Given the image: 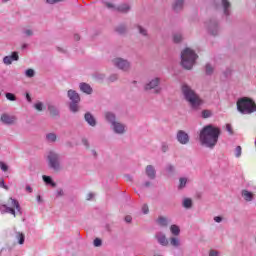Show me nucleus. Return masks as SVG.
<instances>
[{
  "label": "nucleus",
  "instance_id": "nucleus-1",
  "mask_svg": "<svg viewBox=\"0 0 256 256\" xmlns=\"http://www.w3.org/2000/svg\"><path fill=\"white\" fill-rule=\"evenodd\" d=\"M221 135V129L215 127L213 124L204 126L199 134V140L201 145L208 149H214L219 142V136Z\"/></svg>",
  "mask_w": 256,
  "mask_h": 256
},
{
  "label": "nucleus",
  "instance_id": "nucleus-2",
  "mask_svg": "<svg viewBox=\"0 0 256 256\" xmlns=\"http://www.w3.org/2000/svg\"><path fill=\"white\" fill-rule=\"evenodd\" d=\"M181 92L185 101L189 103L193 111H197V109L203 105V99H201V96H199V94H197V92H195L191 86L183 84L181 87Z\"/></svg>",
  "mask_w": 256,
  "mask_h": 256
},
{
  "label": "nucleus",
  "instance_id": "nucleus-3",
  "mask_svg": "<svg viewBox=\"0 0 256 256\" xmlns=\"http://www.w3.org/2000/svg\"><path fill=\"white\" fill-rule=\"evenodd\" d=\"M197 53L191 50V48H185L181 52V65L184 69L191 71L193 69V65H195V61H197Z\"/></svg>",
  "mask_w": 256,
  "mask_h": 256
},
{
  "label": "nucleus",
  "instance_id": "nucleus-4",
  "mask_svg": "<svg viewBox=\"0 0 256 256\" xmlns=\"http://www.w3.org/2000/svg\"><path fill=\"white\" fill-rule=\"evenodd\" d=\"M237 110L239 113H242V115H251V113H255L256 111L255 101L248 97L240 98L237 101Z\"/></svg>",
  "mask_w": 256,
  "mask_h": 256
},
{
  "label": "nucleus",
  "instance_id": "nucleus-5",
  "mask_svg": "<svg viewBox=\"0 0 256 256\" xmlns=\"http://www.w3.org/2000/svg\"><path fill=\"white\" fill-rule=\"evenodd\" d=\"M47 161L48 167L49 169H52V171L59 173V171L63 169L61 166V155L59 153L55 151L48 152Z\"/></svg>",
  "mask_w": 256,
  "mask_h": 256
},
{
  "label": "nucleus",
  "instance_id": "nucleus-6",
  "mask_svg": "<svg viewBox=\"0 0 256 256\" xmlns=\"http://www.w3.org/2000/svg\"><path fill=\"white\" fill-rule=\"evenodd\" d=\"M67 95L71 101L69 104V110L71 111V113H79L81 109L79 107V103H81V96L79 95V93H77V91L72 89L68 90Z\"/></svg>",
  "mask_w": 256,
  "mask_h": 256
},
{
  "label": "nucleus",
  "instance_id": "nucleus-7",
  "mask_svg": "<svg viewBox=\"0 0 256 256\" xmlns=\"http://www.w3.org/2000/svg\"><path fill=\"white\" fill-rule=\"evenodd\" d=\"M112 65H114L116 69H119V71H123L124 73H127L131 70V62L122 57H116L112 59Z\"/></svg>",
  "mask_w": 256,
  "mask_h": 256
},
{
  "label": "nucleus",
  "instance_id": "nucleus-8",
  "mask_svg": "<svg viewBox=\"0 0 256 256\" xmlns=\"http://www.w3.org/2000/svg\"><path fill=\"white\" fill-rule=\"evenodd\" d=\"M159 85H161V78H152L144 85V91H154L156 95H159L161 91H163V88H161Z\"/></svg>",
  "mask_w": 256,
  "mask_h": 256
},
{
  "label": "nucleus",
  "instance_id": "nucleus-9",
  "mask_svg": "<svg viewBox=\"0 0 256 256\" xmlns=\"http://www.w3.org/2000/svg\"><path fill=\"white\" fill-rule=\"evenodd\" d=\"M205 27L209 33L213 37H217L219 35V31H221V26L219 25V21L217 19L212 18L205 22Z\"/></svg>",
  "mask_w": 256,
  "mask_h": 256
},
{
  "label": "nucleus",
  "instance_id": "nucleus-10",
  "mask_svg": "<svg viewBox=\"0 0 256 256\" xmlns=\"http://www.w3.org/2000/svg\"><path fill=\"white\" fill-rule=\"evenodd\" d=\"M47 110L52 119H60L61 118V110L59 109V106H57L53 103H48Z\"/></svg>",
  "mask_w": 256,
  "mask_h": 256
},
{
  "label": "nucleus",
  "instance_id": "nucleus-11",
  "mask_svg": "<svg viewBox=\"0 0 256 256\" xmlns=\"http://www.w3.org/2000/svg\"><path fill=\"white\" fill-rule=\"evenodd\" d=\"M176 139L178 143H180V145H187L189 144L191 138L189 137V134H187V132L179 130L176 134Z\"/></svg>",
  "mask_w": 256,
  "mask_h": 256
},
{
  "label": "nucleus",
  "instance_id": "nucleus-12",
  "mask_svg": "<svg viewBox=\"0 0 256 256\" xmlns=\"http://www.w3.org/2000/svg\"><path fill=\"white\" fill-rule=\"evenodd\" d=\"M112 130L114 133H116V135H124V133H126V126L125 124L119 122V121H116L114 122L112 125Z\"/></svg>",
  "mask_w": 256,
  "mask_h": 256
},
{
  "label": "nucleus",
  "instance_id": "nucleus-13",
  "mask_svg": "<svg viewBox=\"0 0 256 256\" xmlns=\"http://www.w3.org/2000/svg\"><path fill=\"white\" fill-rule=\"evenodd\" d=\"M155 239L162 247H167V245H169V240H167V236L163 232H157L155 234Z\"/></svg>",
  "mask_w": 256,
  "mask_h": 256
},
{
  "label": "nucleus",
  "instance_id": "nucleus-14",
  "mask_svg": "<svg viewBox=\"0 0 256 256\" xmlns=\"http://www.w3.org/2000/svg\"><path fill=\"white\" fill-rule=\"evenodd\" d=\"M185 7V0H173L172 10L174 13H181Z\"/></svg>",
  "mask_w": 256,
  "mask_h": 256
},
{
  "label": "nucleus",
  "instance_id": "nucleus-15",
  "mask_svg": "<svg viewBox=\"0 0 256 256\" xmlns=\"http://www.w3.org/2000/svg\"><path fill=\"white\" fill-rule=\"evenodd\" d=\"M84 120L90 127H97V119L91 112H86L84 114Z\"/></svg>",
  "mask_w": 256,
  "mask_h": 256
},
{
  "label": "nucleus",
  "instance_id": "nucleus-16",
  "mask_svg": "<svg viewBox=\"0 0 256 256\" xmlns=\"http://www.w3.org/2000/svg\"><path fill=\"white\" fill-rule=\"evenodd\" d=\"M1 121L4 123V125H14V123L17 121V117L9 114H2Z\"/></svg>",
  "mask_w": 256,
  "mask_h": 256
},
{
  "label": "nucleus",
  "instance_id": "nucleus-17",
  "mask_svg": "<svg viewBox=\"0 0 256 256\" xmlns=\"http://www.w3.org/2000/svg\"><path fill=\"white\" fill-rule=\"evenodd\" d=\"M13 61H19V52L14 51L10 56H5L3 58L4 65H11Z\"/></svg>",
  "mask_w": 256,
  "mask_h": 256
},
{
  "label": "nucleus",
  "instance_id": "nucleus-18",
  "mask_svg": "<svg viewBox=\"0 0 256 256\" xmlns=\"http://www.w3.org/2000/svg\"><path fill=\"white\" fill-rule=\"evenodd\" d=\"M145 174L148 177V179L155 180L157 178V170H155V166H146Z\"/></svg>",
  "mask_w": 256,
  "mask_h": 256
},
{
  "label": "nucleus",
  "instance_id": "nucleus-19",
  "mask_svg": "<svg viewBox=\"0 0 256 256\" xmlns=\"http://www.w3.org/2000/svg\"><path fill=\"white\" fill-rule=\"evenodd\" d=\"M220 7L223 9V13L226 17L231 15V2H229V0H221Z\"/></svg>",
  "mask_w": 256,
  "mask_h": 256
},
{
  "label": "nucleus",
  "instance_id": "nucleus-20",
  "mask_svg": "<svg viewBox=\"0 0 256 256\" xmlns=\"http://www.w3.org/2000/svg\"><path fill=\"white\" fill-rule=\"evenodd\" d=\"M104 119L112 126L117 121V115L114 112L107 111L104 113Z\"/></svg>",
  "mask_w": 256,
  "mask_h": 256
},
{
  "label": "nucleus",
  "instance_id": "nucleus-21",
  "mask_svg": "<svg viewBox=\"0 0 256 256\" xmlns=\"http://www.w3.org/2000/svg\"><path fill=\"white\" fill-rule=\"evenodd\" d=\"M171 223V220L165 216H159L156 219V225H159V227H168L169 224Z\"/></svg>",
  "mask_w": 256,
  "mask_h": 256
},
{
  "label": "nucleus",
  "instance_id": "nucleus-22",
  "mask_svg": "<svg viewBox=\"0 0 256 256\" xmlns=\"http://www.w3.org/2000/svg\"><path fill=\"white\" fill-rule=\"evenodd\" d=\"M79 89L80 91H82V93H85L86 95H91L93 93V88L91 87V85L85 82L79 84Z\"/></svg>",
  "mask_w": 256,
  "mask_h": 256
},
{
  "label": "nucleus",
  "instance_id": "nucleus-23",
  "mask_svg": "<svg viewBox=\"0 0 256 256\" xmlns=\"http://www.w3.org/2000/svg\"><path fill=\"white\" fill-rule=\"evenodd\" d=\"M115 11H118V13L127 14L129 11H131V5L127 3L120 4L115 8Z\"/></svg>",
  "mask_w": 256,
  "mask_h": 256
},
{
  "label": "nucleus",
  "instance_id": "nucleus-24",
  "mask_svg": "<svg viewBox=\"0 0 256 256\" xmlns=\"http://www.w3.org/2000/svg\"><path fill=\"white\" fill-rule=\"evenodd\" d=\"M114 31L118 35H125L127 33V24H119L114 28Z\"/></svg>",
  "mask_w": 256,
  "mask_h": 256
},
{
  "label": "nucleus",
  "instance_id": "nucleus-25",
  "mask_svg": "<svg viewBox=\"0 0 256 256\" xmlns=\"http://www.w3.org/2000/svg\"><path fill=\"white\" fill-rule=\"evenodd\" d=\"M0 211L1 213H10V215H13L14 217H16L15 208L9 207L5 204L1 205Z\"/></svg>",
  "mask_w": 256,
  "mask_h": 256
},
{
  "label": "nucleus",
  "instance_id": "nucleus-26",
  "mask_svg": "<svg viewBox=\"0 0 256 256\" xmlns=\"http://www.w3.org/2000/svg\"><path fill=\"white\" fill-rule=\"evenodd\" d=\"M46 143H56L57 142V134L55 132L47 133L45 136Z\"/></svg>",
  "mask_w": 256,
  "mask_h": 256
},
{
  "label": "nucleus",
  "instance_id": "nucleus-27",
  "mask_svg": "<svg viewBox=\"0 0 256 256\" xmlns=\"http://www.w3.org/2000/svg\"><path fill=\"white\" fill-rule=\"evenodd\" d=\"M241 195L243 199L246 200L247 202L253 201V197H254L253 192H250L249 190H242Z\"/></svg>",
  "mask_w": 256,
  "mask_h": 256
},
{
  "label": "nucleus",
  "instance_id": "nucleus-28",
  "mask_svg": "<svg viewBox=\"0 0 256 256\" xmlns=\"http://www.w3.org/2000/svg\"><path fill=\"white\" fill-rule=\"evenodd\" d=\"M42 179L46 185H50L51 187H57V183L53 181V178L51 176L43 175Z\"/></svg>",
  "mask_w": 256,
  "mask_h": 256
},
{
  "label": "nucleus",
  "instance_id": "nucleus-29",
  "mask_svg": "<svg viewBox=\"0 0 256 256\" xmlns=\"http://www.w3.org/2000/svg\"><path fill=\"white\" fill-rule=\"evenodd\" d=\"M182 207H184V209H191V207H193V200H191V198H184Z\"/></svg>",
  "mask_w": 256,
  "mask_h": 256
},
{
  "label": "nucleus",
  "instance_id": "nucleus-30",
  "mask_svg": "<svg viewBox=\"0 0 256 256\" xmlns=\"http://www.w3.org/2000/svg\"><path fill=\"white\" fill-rule=\"evenodd\" d=\"M10 205L11 207H15L16 211L21 215V205L19 204V201H17L16 199L10 198Z\"/></svg>",
  "mask_w": 256,
  "mask_h": 256
},
{
  "label": "nucleus",
  "instance_id": "nucleus-31",
  "mask_svg": "<svg viewBox=\"0 0 256 256\" xmlns=\"http://www.w3.org/2000/svg\"><path fill=\"white\" fill-rule=\"evenodd\" d=\"M136 29H138V32L142 37H149V32L146 28H143L141 25H136Z\"/></svg>",
  "mask_w": 256,
  "mask_h": 256
},
{
  "label": "nucleus",
  "instance_id": "nucleus-32",
  "mask_svg": "<svg viewBox=\"0 0 256 256\" xmlns=\"http://www.w3.org/2000/svg\"><path fill=\"white\" fill-rule=\"evenodd\" d=\"M170 231L172 233V235H175L176 237L180 235L181 233V229L179 228V226L173 224L170 226Z\"/></svg>",
  "mask_w": 256,
  "mask_h": 256
},
{
  "label": "nucleus",
  "instance_id": "nucleus-33",
  "mask_svg": "<svg viewBox=\"0 0 256 256\" xmlns=\"http://www.w3.org/2000/svg\"><path fill=\"white\" fill-rule=\"evenodd\" d=\"M215 71V68L213 67V65H211V63H207L205 65V74L210 76L213 75V72Z\"/></svg>",
  "mask_w": 256,
  "mask_h": 256
},
{
  "label": "nucleus",
  "instance_id": "nucleus-34",
  "mask_svg": "<svg viewBox=\"0 0 256 256\" xmlns=\"http://www.w3.org/2000/svg\"><path fill=\"white\" fill-rule=\"evenodd\" d=\"M173 41H174V43H181V41H183V34H181V32L174 33Z\"/></svg>",
  "mask_w": 256,
  "mask_h": 256
},
{
  "label": "nucleus",
  "instance_id": "nucleus-35",
  "mask_svg": "<svg viewBox=\"0 0 256 256\" xmlns=\"http://www.w3.org/2000/svg\"><path fill=\"white\" fill-rule=\"evenodd\" d=\"M16 239L19 245H23V243H25V234L21 232H16Z\"/></svg>",
  "mask_w": 256,
  "mask_h": 256
},
{
  "label": "nucleus",
  "instance_id": "nucleus-36",
  "mask_svg": "<svg viewBox=\"0 0 256 256\" xmlns=\"http://www.w3.org/2000/svg\"><path fill=\"white\" fill-rule=\"evenodd\" d=\"M170 245H172V247H180L181 245V241L179 240V238L176 237H172L170 238Z\"/></svg>",
  "mask_w": 256,
  "mask_h": 256
},
{
  "label": "nucleus",
  "instance_id": "nucleus-37",
  "mask_svg": "<svg viewBox=\"0 0 256 256\" xmlns=\"http://www.w3.org/2000/svg\"><path fill=\"white\" fill-rule=\"evenodd\" d=\"M24 75L28 77V79H32V77H35V70L29 68L24 72Z\"/></svg>",
  "mask_w": 256,
  "mask_h": 256
},
{
  "label": "nucleus",
  "instance_id": "nucleus-38",
  "mask_svg": "<svg viewBox=\"0 0 256 256\" xmlns=\"http://www.w3.org/2000/svg\"><path fill=\"white\" fill-rule=\"evenodd\" d=\"M186 185H187V178H180L178 189H185Z\"/></svg>",
  "mask_w": 256,
  "mask_h": 256
},
{
  "label": "nucleus",
  "instance_id": "nucleus-39",
  "mask_svg": "<svg viewBox=\"0 0 256 256\" xmlns=\"http://www.w3.org/2000/svg\"><path fill=\"white\" fill-rule=\"evenodd\" d=\"M213 112L211 110H203L202 111V117L203 119H209V117H212Z\"/></svg>",
  "mask_w": 256,
  "mask_h": 256
},
{
  "label": "nucleus",
  "instance_id": "nucleus-40",
  "mask_svg": "<svg viewBox=\"0 0 256 256\" xmlns=\"http://www.w3.org/2000/svg\"><path fill=\"white\" fill-rule=\"evenodd\" d=\"M5 96H6V99H8V101H17V96H15V94L11 92H7Z\"/></svg>",
  "mask_w": 256,
  "mask_h": 256
},
{
  "label": "nucleus",
  "instance_id": "nucleus-41",
  "mask_svg": "<svg viewBox=\"0 0 256 256\" xmlns=\"http://www.w3.org/2000/svg\"><path fill=\"white\" fill-rule=\"evenodd\" d=\"M117 79H119V75L118 74H112L108 77V81L110 83H115V81H117Z\"/></svg>",
  "mask_w": 256,
  "mask_h": 256
},
{
  "label": "nucleus",
  "instance_id": "nucleus-42",
  "mask_svg": "<svg viewBox=\"0 0 256 256\" xmlns=\"http://www.w3.org/2000/svg\"><path fill=\"white\" fill-rule=\"evenodd\" d=\"M23 35H25V37H33L34 33H33V30L31 29H24Z\"/></svg>",
  "mask_w": 256,
  "mask_h": 256
},
{
  "label": "nucleus",
  "instance_id": "nucleus-43",
  "mask_svg": "<svg viewBox=\"0 0 256 256\" xmlns=\"http://www.w3.org/2000/svg\"><path fill=\"white\" fill-rule=\"evenodd\" d=\"M43 102H37L36 104H34V109H36V111H43Z\"/></svg>",
  "mask_w": 256,
  "mask_h": 256
},
{
  "label": "nucleus",
  "instance_id": "nucleus-44",
  "mask_svg": "<svg viewBox=\"0 0 256 256\" xmlns=\"http://www.w3.org/2000/svg\"><path fill=\"white\" fill-rule=\"evenodd\" d=\"M166 171L167 173H175V166H173L172 164H168L166 166Z\"/></svg>",
  "mask_w": 256,
  "mask_h": 256
},
{
  "label": "nucleus",
  "instance_id": "nucleus-45",
  "mask_svg": "<svg viewBox=\"0 0 256 256\" xmlns=\"http://www.w3.org/2000/svg\"><path fill=\"white\" fill-rule=\"evenodd\" d=\"M103 245V241L100 238L94 239V247H101Z\"/></svg>",
  "mask_w": 256,
  "mask_h": 256
},
{
  "label": "nucleus",
  "instance_id": "nucleus-46",
  "mask_svg": "<svg viewBox=\"0 0 256 256\" xmlns=\"http://www.w3.org/2000/svg\"><path fill=\"white\" fill-rule=\"evenodd\" d=\"M0 169L4 172L9 171V166H7V164H5V162H0Z\"/></svg>",
  "mask_w": 256,
  "mask_h": 256
},
{
  "label": "nucleus",
  "instance_id": "nucleus-47",
  "mask_svg": "<svg viewBox=\"0 0 256 256\" xmlns=\"http://www.w3.org/2000/svg\"><path fill=\"white\" fill-rule=\"evenodd\" d=\"M242 149L241 146H237L235 149V157L239 158L241 157Z\"/></svg>",
  "mask_w": 256,
  "mask_h": 256
},
{
  "label": "nucleus",
  "instance_id": "nucleus-48",
  "mask_svg": "<svg viewBox=\"0 0 256 256\" xmlns=\"http://www.w3.org/2000/svg\"><path fill=\"white\" fill-rule=\"evenodd\" d=\"M161 151L162 153H167L169 151V145H167V143H162Z\"/></svg>",
  "mask_w": 256,
  "mask_h": 256
},
{
  "label": "nucleus",
  "instance_id": "nucleus-49",
  "mask_svg": "<svg viewBox=\"0 0 256 256\" xmlns=\"http://www.w3.org/2000/svg\"><path fill=\"white\" fill-rule=\"evenodd\" d=\"M105 74H101V73H98L95 75V79H97V81H103L105 80Z\"/></svg>",
  "mask_w": 256,
  "mask_h": 256
},
{
  "label": "nucleus",
  "instance_id": "nucleus-50",
  "mask_svg": "<svg viewBox=\"0 0 256 256\" xmlns=\"http://www.w3.org/2000/svg\"><path fill=\"white\" fill-rule=\"evenodd\" d=\"M61 2H63V0H46V3L48 5H55V4L61 3Z\"/></svg>",
  "mask_w": 256,
  "mask_h": 256
},
{
  "label": "nucleus",
  "instance_id": "nucleus-51",
  "mask_svg": "<svg viewBox=\"0 0 256 256\" xmlns=\"http://www.w3.org/2000/svg\"><path fill=\"white\" fill-rule=\"evenodd\" d=\"M0 187H2V189H6V191L9 190V186L5 185V180L0 179Z\"/></svg>",
  "mask_w": 256,
  "mask_h": 256
},
{
  "label": "nucleus",
  "instance_id": "nucleus-52",
  "mask_svg": "<svg viewBox=\"0 0 256 256\" xmlns=\"http://www.w3.org/2000/svg\"><path fill=\"white\" fill-rule=\"evenodd\" d=\"M142 212L144 213V215H147L149 213V206H147V204H144L142 206Z\"/></svg>",
  "mask_w": 256,
  "mask_h": 256
},
{
  "label": "nucleus",
  "instance_id": "nucleus-53",
  "mask_svg": "<svg viewBox=\"0 0 256 256\" xmlns=\"http://www.w3.org/2000/svg\"><path fill=\"white\" fill-rule=\"evenodd\" d=\"M226 131H227L230 135H233V127L231 126V124H227V125H226Z\"/></svg>",
  "mask_w": 256,
  "mask_h": 256
},
{
  "label": "nucleus",
  "instance_id": "nucleus-54",
  "mask_svg": "<svg viewBox=\"0 0 256 256\" xmlns=\"http://www.w3.org/2000/svg\"><path fill=\"white\" fill-rule=\"evenodd\" d=\"M209 256H219V251H217V250H210Z\"/></svg>",
  "mask_w": 256,
  "mask_h": 256
},
{
  "label": "nucleus",
  "instance_id": "nucleus-55",
  "mask_svg": "<svg viewBox=\"0 0 256 256\" xmlns=\"http://www.w3.org/2000/svg\"><path fill=\"white\" fill-rule=\"evenodd\" d=\"M82 143H83V146L86 147L87 149H89V140L87 139H82Z\"/></svg>",
  "mask_w": 256,
  "mask_h": 256
},
{
  "label": "nucleus",
  "instance_id": "nucleus-56",
  "mask_svg": "<svg viewBox=\"0 0 256 256\" xmlns=\"http://www.w3.org/2000/svg\"><path fill=\"white\" fill-rule=\"evenodd\" d=\"M214 221H215V223H221L223 221V217L216 216V217H214Z\"/></svg>",
  "mask_w": 256,
  "mask_h": 256
},
{
  "label": "nucleus",
  "instance_id": "nucleus-57",
  "mask_svg": "<svg viewBox=\"0 0 256 256\" xmlns=\"http://www.w3.org/2000/svg\"><path fill=\"white\" fill-rule=\"evenodd\" d=\"M131 221H133V217H131L130 215H127V216L125 217V222H126V223H131Z\"/></svg>",
  "mask_w": 256,
  "mask_h": 256
},
{
  "label": "nucleus",
  "instance_id": "nucleus-58",
  "mask_svg": "<svg viewBox=\"0 0 256 256\" xmlns=\"http://www.w3.org/2000/svg\"><path fill=\"white\" fill-rule=\"evenodd\" d=\"M93 197H95V194L89 193V194H87L86 199H87V201H91V199H93Z\"/></svg>",
  "mask_w": 256,
  "mask_h": 256
},
{
  "label": "nucleus",
  "instance_id": "nucleus-59",
  "mask_svg": "<svg viewBox=\"0 0 256 256\" xmlns=\"http://www.w3.org/2000/svg\"><path fill=\"white\" fill-rule=\"evenodd\" d=\"M63 195H64L63 189H58L57 190V197H63Z\"/></svg>",
  "mask_w": 256,
  "mask_h": 256
},
{
  "label": "nucleus",
  "instance_id": "nucleus-60",
  "mask_svg": "<svg viewBox=\"0 0 256 256\" xmlns=\"http://www.w3.org/2000/svg\"><path fill=\"white\" fill-rule=\"evenodd\" d=\"M75 41H81V36L79 34H74Z\"/></svg>",
  "mask_w": 256,
  "mask_h": 256
},
{
  "label": "nucleus",
  "instance_id": "nucleus-61",
  "mask_svg": "<svg viewBox=\"0 0 256 256\" xmlns=\"http://www.w3.org/2000/svg\"><path fill=\"white\" fill-rule=\"evenodd\" d=\"M26 191H27L28 193H33V188H31V186L27 185V186H26Z\"/></svg>",
  "mask_w": 256,
  "mask_h": 256
},
{
  "label": "nucleus",
  "instance_id": "nucleus-62",
  "mask_svg": "<svg viewBox=\"0 0 256 256\" xmlns=\"http://www.w3.org/2000/svg\"><path fill=\"white\" fill-rule=\"evenodd\" d=\"M106 7H108V9H115L116 8L112 3H107Z\"/></svg>",
  "mask_w": 256,
  "mask_h": 256
},
{
  "label": "nucleus",
  "instance_id": "nucleus-63",
  "mask_svg": "<svg viewBox=\"0 0 256 256\" xmlns=\"http://www.w3.org/2000/svg\"><path fill=\"white\" fill-rule=\"evenodd\" d=\"M26 99H27L28 103H31L32 99H31V95H29V93H26Z\"/></svg>",
  "mask_w": 256,
  "mask_h": 256
},
{
  "label": "nucleus",
  "instance_id": "nucleus-64",
  "mask_svg": "<svg viewBox=\"0 0 256 256\" xmlns=\"http://www.w3.org/2000/svg\"><path fill=\"white\" fill-rule=\"evenodd\" d=\"M144 187H151V182L150 181H146L144 183Z\"/></svg>",
  "mask_w": 256,
  "mask_h": 256
}]
</instances>
